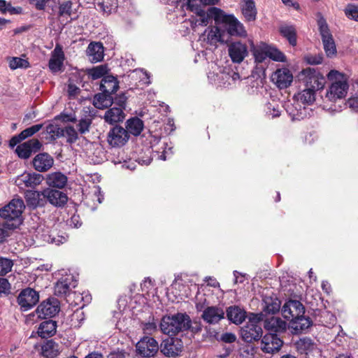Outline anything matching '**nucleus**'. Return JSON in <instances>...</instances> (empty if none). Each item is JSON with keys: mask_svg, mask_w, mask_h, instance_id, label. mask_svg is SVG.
<instances>
[{"mask_svg": "<svg viewBox=\"0 0 358 358\" xmlns=\"http://www.w3.org/2000/svg\"><path fill=\"white\" fill-rule=\"evenodd\" d=\"M327 77L331 84L327 89L324 103H333L345 99L349 89L348 76L338 71L331 70Z\"/></svg>", "mask_w": 358, "mask_h": 358, "instance_id": "nucleus-1", "label": "nucleus"}, {"mask_svg": "<svg viewBox=\"0 0 358 358\" xmlns=\"http://www.w3.org/2000/svg\"><path fill=\"white\" fill-rule=\"evenodd\" d=\"M191 320L185 313H177L165 315L160 322L161 331L169 336H174L178 333L187 330L190 327Z\"/></svg>", "mask_w": 358, "mask_h": 358, "instance_id": "nucleus-2", "label": "nucleus"}, {"mask_svg": "<svg viewBox=\"0 0 358 358\" xmlns=\"http://www.w3.org/2000/svg\"><path fill=\"white\" fill-rule=\"evenodd\" d=\"M211 12L216 13L219 17L224 33L227 35V43L231 36L245 37L247 31L244 26L234 15H227L220 9L212 7Z\"/></svg>", "mask_w": 358, "mask_h": 358, "instance_id": "nucleus-3", "label": "nucleus"}, {"mask_svg": "<svg viewBox=\"0 0 358 358\" xmlns=\"http://www.w3.org/2000/svg\"><path fill=\"white\" fill-rule=\"evenodd\" d=\"M207 27L199 36V41L206 44L217 46V43H227V35L224 33L220 23Z\"/></svg>", "mask_w": 358, "mask_h": 358, "instance_id": "nucleus-4", "label": "nucleus"}, {"mask_svg": "<svg viewBox=\"0 0 358 358\" xmlns=\"http://www.w3.org/2000/svg\"><path fill=\"white\" fill-rule=\"evenodd\" d=\"M317 24L326 55L331 57L336 54V47L333 36L323 17L318 20Z\"/></svg>", "mask_w": 358, "mask_h": 358, "instance_id": "nucleus-5", "label": "nucleus"}, {"mask_svg": "<svg viewBox=\"0 0 358 358\" xmlns=\"http://www.w3.org/2000/svg\"><path fill=\"white\" fill-rule=\"evenodd\" d=\"M25 208L22 199L13 198L7 205L0 208V217L8 220L19 218Z\"/></svg>", "mask_w": 358, "mask_h": 358, "instance_id": "nucleus-6", "label": "nucleus"}, {"mask_svg": "<svg viewBox=\"0 0 358 358\" xmlns=\"http://www.w3.org/2000/svg\"><path fill=\"white\" fill-rule=\"evenodd\" d=\"M303 82L306 87L313 90H319L324 87L325 83L324 77L313 68H307L301 71Z\"/></svg>", "mask_w": 358, "mask_h": 358, "instance_id": "nucleus-7", "label": "nucleus"}, {"mask_svg": "<svg viewBox=\"0 0 358 358\" xmlns=\"http://www.w3.org/2000/svg\"><path fill=\"white\" fill-rule=\"evenodd\" d=\"M281 312L285 319L292 321L304 315L305 308L299 301L289 300L283 304Z\"/></svg>", "mask_w": 358, "mask_h": 358, "instance_id": "nucleus-8", "label": "nucleus"}, {"mask_svg": "<svg viewBox=\"0 0 358 358\" xmlns=\"http://www.w3.org/2000/svg\"><path fill=\"white\" fill-rule=\"evenodd\" d=\"M136 347L138 354L145 357L154 356L159 349L157 342L153 338L148 336L141 338Z\"/></svg>", "mask_w": 358, "mask_h": 358, "instance_id": "nucleus-9", "label": "nucleus"}, {"mask_svg": "<svg viewBox=\"0 0 358 358\" xmlns=\"http://www.w3.org/2000/svg\"><path fill=\"white\" fill-rule=\"evenodd\" d=\"M43 179L41 174L36 173H24L15 179L16 185L20 189L26 187L34 188L39 185Z\"/></svg>", "mask_w": 358, "mask_h": 358, "instance_id": "nucleus-10", "label": "nucleus"}, {"mask_svg": "<svg viewBox=\"0 0 358 358\" xmlns=\"http://www.w3.org/2000/svg\"><path fill=\"white\" fill-rule=\"evenodd\" d=\"M228 53L234 63L240 64L248 55V47L241 41H235L229 45Z\"/></svg>", "mask_w": 358, "mask_h": 358, "instance_id": "nucleus-11", "label": "nucleus"}, {"mask_svg": "<svg viewBox=\"0 0 358 358\" xmlns=\"http://www.w3.org/2000/svg\"><path fill=\"white\" fill-rule=\"evenodd\" d=\"M59 310V303L56 299L43 301L36 308V313L40 318L52 317Z\"/></svg>", "mask_w": 358, "mask_h": 358, "instance_id": "nucleus-12", "label": "nucleus"}, {"mask_svg": "<svg viewBox=\"0 0 358 358\" xmlns=\"http://www.w3.org/2000/svg\"><path fill=\"white\" fill-rule=\"evenodd\" d=\"M262 335V327L255 321L250 320L241 329V337L248 343L259 339Z\"/></svg>", "mask_w": 358, "mask_h": 358, "instance_id": "nucleus-13", "label": "nucleus"}, {"mask_svg": "<svg viewBox=\"0 0 358 358\" xmlns=\"http://www.w3.org/2000/svg\"><path fill=\"white\" fill-rule=\"evenodd\" d=\"M38 300V294L31 288L22 290L17 297V302L24 310L32 308L37 303Z\"/></svg>", "mask_w": 358, "mask_h": 358, "instance_id": "nucleus-14", "label": "nucleus"}, {"mask_svg": "<svg viewBox=\"0 0 358 358\" xmlns=\"http://www.w3.org/2000/svg\"><path fill=\"white\" fill-rule=\"evenodd\" d=\"M282 343V341L277 334L268 333L263 337L261 348L264 352L274 353L280 350Z\"/></svg>", "mask_w": 358, "mask_h": 358, "instance_id": "nucleus-15", "label": "nucleus"}, {"mask_svg": "<svg viewBox=\"0 0 358 358\" xmlns=\"http://www.w3.org/2000/svg\"><path fill=\"white\" fill-rule=\"evenodd\" d=\"M129 139L127 131L122 127H114L108 134V141L112 146H122Z\"/></svg>", "mask_w": 358, "mask_h": 358, "instance_id": "nucleus-16", "label": "nucleus"}, {"mask_svg": "<svg viewBox=\"0 0 358 358\" xmlns=\"http://www.w3.org/2000/svg\"><path fill=\"white\" fill-rule=\"evenodd\" d=\"M225 313L221 307L208 306L203 310L201 318L209 324H217L224 318Z\"/></svg>", "mask_w": 358, "mask_h": 358, "instance_id": "nucleus-17", "label": "nucleus"}, {"mask_svg": "<svg viewBox=\"0 0 358 358\" xmlns=\"http://www.w3.org/2000/svg\"><path fill=\"white\" fill-rule=\"evenodd\" d=\"M77 286V282L71 275H67L59 280L55 286V294L58 296L71 297L70 290Z\"/></svg>", "mask_w": 358, "mask_h": 358, "instance_id": "nucleus-18", "label": "nucleus"}, {"mask_svg": "<svg viewBox=\"0 0 358 358\" xmlns=\"http://www.w3.org/2000/svg\"><path fill=\"white\" fill-rule=\"evenodd\" d=\"M272 81L280 89L289 87L293 80V76L288 69L276 70L271 76Z\"/></svg>", "mask_w": 358, "mask_h": 358, "instance_id": "nucleus-19", "label": "nucleus"}, {"mask_svg": "<svg viewBox=\"0 0 358 358\" xmlns=\"http://www.w3.org/2000/svg\"><path fill=\"white\" fill-rule=\"evenodd\" d=\"M182 345L180 340L167 338L161 344V352L167 357H176L182 351Z\"/></svg>", "mask_w": 358, "mask_h": 358, "instance_id": "nucleus-20", "label": "nucleus"}, {"mask_svg": "<svg viewBox=\"0 0 358 358\" xmlns=\"http://www.w3.org/2000/svg\"><path fill=\"white\" fill-rule=\"evenodd\" d=\"M64 58V53L62 47L60 45L57 44L54 50L51 53V57L48 63V66L50 71L53 73L60 71L63 66Z\"/></svg>", "mask_w": 358, "mask_h": 358, "instance_id": "nucleus-21", "label": "nucleus"}, {"mask_svg": "<svg viewBox=\"0 0 358 358\" xmlns=\"http://www.w3.org/2000/svg\"><path fill=\"white\" fill-rule=\"evenodd\" d=\"M27 206L31 208L43 206L46 204L45 189L43 191L27 190L24 193Z\"/></svg>", "mask_w": 358, "mask_h": 358, "instance_id": "nucleus-22", "label": "nucleus"}, {"mask_svg": "<svg viewBox=\"0 0 358 358\" xmlns=\"http://www.w3.org/2000/svg\"><path fill=\"white\" fill-rule=\"evenodd\" d=\"M264 328L269 333L274 334L283 333L286 331L287 322L278 317H271L264 321Z\"/></svg>", "mask_w": 358, "mask_h": 358, "instance_id": "nucleus-23", "label": "nucleus"}, {"mask_svg": "<svg viewBox=\"0 0 358 358\" xmlns=\"http://www.w3.org/2000/svg\"><path fill=\"white\" fill-rule=\"evenodd\" d=\"M53 163V158L45 152L38 154L33 159V166L39 172L47 171L52 166Z\"/></svg>", "mask_w": 358, "mask_h": 358, "instance_id": "nucleus-24", "label": "nucleus"}, {"mask_svg": "<svg viewBox=\"0 0 358 358\" xmlns=\"http://www.w3.org/2000/svg\"><path fill=\"white\" fill-rule=\"evenodd\" d=\"M103 46L100 42L90 43L86 50L87 56L93 63L101 62L103 59Z\"/></svg>", "mask_w": 358, "mask_h": 358, "instance_id": "nucleus-25", "label": "nucleus"}, {"mask_svg": "<svg viewBox=\"0 0 358 358\" xmlns=\"http://www.w3.org/2000/svg\"><path fill=\"white\" fill-rule=\"evenodd\" d=\"M46 202L49 201L50 203L56 206H64L68 200L66 194L55 189L47 188L45 189Z\"/></svg>", "mask_w": 358, "mask_h": 358, "instance_id": "nucleus-26", "label": "nucleus"}, {"mask_svg": "<svg viewBox=\"0 0 358 358\" xmlns=\"http://www.w3.org/2000/svg\"><path fill=\"white\" fill-rule=\"evenodd\" d=\"M67 177L61 172H54L47 175L45 182L47 185L52 187L62 189L67 183Z\"/></svg>", "mask_w": 358, "mask_h": 358, "instance_id": "nucleus-27", "label": "nucleus"}, {"mask_svg": "<svg viewBox=\"0 0 358 358\" xmlns=\"http://www.w3.org/2000/svg\"><path fill=\"white\" fill-rule=\"evenodd\" d=\"M100 88L103 92L111 95L118 90L119 82L115 77L107 75L102 78Z\"/></svg>", "mask_w": 358, "mask_h": 358, "instance_id": "nucleus-28", "label": "nucleus"}, {"mask_svg": "<svg viewBox=\"0 0 358 358\" xmlns=\"http://www.w3.org/2000/svg\"><path fill=\"white\" fill-rule=\"evenodd\" d=\"M227 317L234 324H241L246 317V313L238 306H230L227 310Z\"/></svg>", "mask_w": 358, "mask_h": 358, "instance_id": "nucleus-29", "label": "nucleus"}, {"mask_svg": "<svg viewBox=\"0 0 358 358\" xmlns=\"http://www.w3.org/2000/svg\"><path fill=\"white\" fill-rule=\"evenodd\" d=\"M57 324L52 320L44 321L39 325L38 334L41 338L52 336L56 333Z\"/></svg>", "mask_w": 358, "mask_h": 358, "instance_id": "nucleus-30", "label": "nucleus"}, {"mask_svg": "<svg viewBox=\"0 0 358 358\" xmlns=\"http://www.w3.org/2000/svg\"><path fill=\"white\" fill-rule=\"evenodd\" d=\"M113 99L111 95L102 92L96 94L93 99L94 106L99 109H104L112 105Z\"/></svg>", "mask_w": 358, "mask_h": 358, "instance_id": "nucleus-31", "label": "nucleus"}, {"mask_svg": "<svg viewBox=\"0 0 358 358\" xmlns=\"http://www.w3.org/2000/svg\"><path fill=\"white\" fill-rule=\"evenodd\" d=\"M124 118V114L122 108L113 107L108 110L104 115L106 122L113 124L121 122Z\"/></svg>", "mask_w": 358, "mask_h": 358, "instance_id": "nucleus-32", "label": "nucleus"}, {"mask_svg": "<svg viewBox=\"0 0 358 358\" xmlns=\"http://www.w3.org/2000/svg\"><path fill=\"white\" fill-rule=\"evenodd\" d=\"M143 122L138 117H132L126 122L127 134L130 133L134 136H138L143 129Z\"/></svg>", "mask_w": 358, "mask_h": 358, "instance_id": "nucleus-33", "label": "nucleus"}, {"mask_svg": "<svg viewBox=\"0 0 358 358\" xmlns=\"http://www.w3.org/2000/svg\"><path fill=\"white\" fill-rule=\"evenodd\" d=\"M279 30L280 34L288 40L290 45L292 46L296 45V29L293 25L288 24H281Z\"/></svg>", "mask_w": 358, "mask_h": 358, "instance_id": "nucleus-34", "label": "nucleus"}, {"mask_svg": "<svg viewBox=\"0 0 358 358\" xmlns=\"http://www.w3.org/2000/svg\"><path fill=\"white\" fill-rule=\"evenodd\" d=\"M243 4L242 6V13L248 21L255 20L256 18L257 11L253 0H242Z\"/></svg>", "mask_w": 358, "mask_h": 358, "instance_id": "nucleus-35", "label": "nucleus"}, {"mask_svg": "<svg viewBox=\"0 0 358 358\" xmlns=\"http://www.w3.org/2000/svg\"><path fill=\"white\" fill-rule=\"evenodd\" d=\"M58 353V345L52 340L48 341L42 346V355L46 358H54Z\"/></svg>", "mask_w": 358, "mask_h": 358, "instance_id": "nucleus-36", "label": "nucleus"}, {"mask_svg": "<svg viewBox=\"0 0 358 358\" xmlns=\"http://www.w3.org/2000/svg\"><path fill=\"white\" fill-rule=\"evenodd\" d=\"M291 328L294 330L296 333L301 331L308 329L311 325V322L308 317H305L304 315L299 318L294 319L290 321Z\"/></svg>", "mask_w": 358, "mask_h": 358, "instance_id": "nucleus-37", "label": "nucleus"}, {"mask_svg": "<svg viewBox=\"0 0 358 358\" xmlns=\"http://www.w3.org/2000/svg\"><path fill=\"white\" fill-rule=\"evenodd\" d=\"M211 9L212 8H209L206 13L203 10L198 12L199 18L196 20V23L199 25L206 26L211 17H214L215 22L219 23L220 19L217 17V15L211 12Z\"/></svg>", "mask_w": 358, "mask_h": 358, "instance_id": "nucleus-38", "label": "nucleus"}, {"mask_svg": "<svg viewBox=\"0 0 358 358\" xmlns=\"http://www.w3.org/2000/svg\"><path fill=\"white\" fill-rule=\"evenodd\" d=\"M296 347L300 353L308 354L315 349V345L313 343L310 338H300L296 343Z\"/></svg>", "mask_w": 358, "mask_h": 358, "instance_id": "nucleus-39", "label": "nucleus"}, {"mask_svg": "<svg viewBox=\"0 0 358 358\" xmlns=\"http://www.w3.org/2000/svg\"><path fill=\"white\" fill-rule=\"evenodd\" d=\"M298 100L303 103L311 104L315 100V90L306 88L298 94Z\"/></svg>", "mask_w": 358, "mask_h": 358, "instance_id": "nucleus-40", "label": "nucleus"}, {"mask_svg": "<svg viewBox=\"0 0 358 358\" xmlns=\"http://www.w3.org/2000/svg\"><path fill=\"white\" fill-rule=\"evenodd\" d=\"M61 137L66 138V142L71 144L78 139V134L73 127L66 126L62 128Z\"/></svg>", "mask_w": 358, "mask_h": 358, "instance_id": "nucleus-41", "label": "nucleus"}, {"mask_svg": "<svg viewBox=\"0 0 358 358\" xmlns=\"http://www.w3.org/2000/svg\"><path fill=\"white\" fill-rule=\"evenodd\" d=\"M73 2L70 0L59 3L58 16H71L73 13Z\"/></svg>", "mask_w": 358, "mask_h": 358, "instance_id": "nucleus-42", "label": "nucleus"}, {"mask_svg": "<svg viewBox=\"0 0 358 358\" xmlns=\"http://www.w3.org/2000/svg\"><path fill=\"white\" fill-rule=\"evenodd\" d=\"M253 55L257 62L261 63L264 62L267 57H268L267 53V45L266 44H263L260 47L255 48L253 49Z\"/></svg>", "mask_w": 358, "mask_h": 358, "instance_id": "nucleus-43", "label": "nucleus"}, {"mask_svg": "<svg viewBox=\"0 0 358 358\" xmlns=\"http://www.w3.org/2000/svg\"><path fill=\"white\" fill-rule=\"evenodd\" d=\"M108 68L105 65H100L89 70L88 74L93 80L104 77L107 73Z\"/></svg>", "mask_w": 358, "mask_h": 358, "instance_id": "nucleus-44", "label": "nucleus"}, {"mask_svg": "<svg viewBox=\"0 0 358 358\" xmlns=\"http://www.w3.org/2000/svg\"><path fill=\"white\" fill-rule=\"evenodd\" d=\"M267 53L268 57L276 62H285V56L279 50L274 47L267 45Z\"/></svg>", "mask_w": 358, "mask_h": 358, "instance_id": "nucleus-45", "label": "nucleus"}, {"mask_svg": "<svg viewBox=\"0 0 358 358\" xmlns=\"http://www.w3.org/2000/svg\"><path fill=\"white\" fill-rule=\"evenodd\" d=\"M13 266V260L5 257H0V275H5L11 271Z\"/></svg>", "mask_w": 358, "mask_h": 358, "instance_id": "nucleus-46", "label": "nucleus"}, {"mask_svg": "<svg viewBox=\"0 0 358 358\" xmlns=\"http://www.w3.org/2000/svg\"><path fill=\"white\" fill-rule=\"evenodd\" d=\"M44 240L50 243L60 245L66 241V238L64 236L57 235L55 231H51L50 234L44 236Z\"/></svg>", "mask_w": 358, "mask_h": 358, "instance_id": "nucleus-47", "label": "nucleus"}, {"mask_svg": "<svg viewBox=\"0 0 358 358\" xmlns=\"http://www.w3.org/2000/svg\"><path fill=\"white\" fill-rule=\"evenodd\" d=\"M29 66V62L20 57H12L9 60V67L13 69H17L18 68H27Z\"/></svg>", "mask_w": 358, "mask_h": 358, "instance_id": "nucleus-48", "label": "nucleus"}, {"mask_svg": "<svg viewBox=\"0 0 358 358\" xmlns=\"http://www.w3.org/2000/svg\"><path fill=\"white\" fill-rule=\"evenodd\" d=\"M92 124V119L90 117L82 118L79 120L77 128L80 134H86L90 131Z\"/></svg>", "mask_w": 358, "mask_h": 358, "instance_id": "nucleus-49", "label": "nucleus"}, {"mask_svg": "<svg viewBox=\"0 0 358 358\" xmlns=\"http://www.w3.org/2000/svg\"><path fill=\"white\" fill-rule=\"evenodd\" d=\"M15 152L19 157L24 159H28L31 155L26 142L17 145L15 149Z\"/></svg>", "mask_w": 358, "mask_h": 358, "instance_id": "nucleus-50", "label": "nucleus"}, {"mask_svg": "<svg viewBox=\"0 0 358 358\" xmlns=\"http://www.w3.org/2000/svg\"><path fill=\"white\" fill-rule=\"evenodd\" d=\"M84 320V313L82 310H76L71 315V325L74 327H80Z\"/></svg>", "mask_w": 358, "mask_h": 358, "instance_id": "nucleus-51", "label": "nucleus"}, {"mask_svg": "<svg viewBox=\"0 0 358 358\" xmlns=\"http://www.w3.org/2000/svg\"><path fill=\"white\" fill-rule=\"evenodd\" d=\"M42 127H43V124H35L29 128L25 129L20 133V134H21L22 137L23 138V139L24 140L27 138L32 136L36 133L39 131Z\"/></svg>", "mask_w": 358, "mask_h": 358, "instance_id": "nucleus-52", "label": "nucleus"}, {"mask_svg": "<svg viewBox=\"0 0 358 358\" xmlns=\"http://www.w3.org/2000/svg\"><path fill=\"white\" fill-rule=\"evenodd\" d=\"M99 6L104 13H109L117 7V1L116 0H103L101 3H99Z\"/></svg>", "mask_w": 358, "mask_h": 358, "instance_id": "nucleus-53", "label": "nucleus"}, {"mask_svg": "<svg viewBox=\"0 0 358 358\" xmlns=\"http://www.w3.org/2000/svg\"><path fill=\"white\" fill-rule=\"evenodd\" d=\"M266 113L272 118L279 117L280 115L279 105L276 103H268L266 106Z\"/></svg>", "mask_w": 358, "mask_h": 358, "instance_id": "nucleus-54", "label": "nucleus"}, {"mask_svg": "<svg viewBox=\"0 0 358 358\" xmlns=\"http://www.w3.org/2000/svg\"><path fill=\"white\" fill-rule=\"evenodd\" d=\"M47 133L49 134L52 138H56L61 137L62 128L59 127L55 124H49L46 127Z\"/></svg>", "mask_w": 358, "mask_h": 358, "instance_id": "nucleus-55", "label": "nucleus"}, {"mask_svg": "<svg viewBox=\"0 0 358 358\" xmlns=\"http://www.w3.org/2000/svg\"><path fill=\"white\" fill-rule=\"evenodd\" d=\"M345 15L352 20L358 22V7L355 5H348L345 10Z\"/></svg>", "mask_w": 358, "mask_h": 358, "instance_id": "nucleus-56", "label": "nucleus"}, {"mask_svg": "<svg viewBox=\"0 0 358 358\" xmlns=\"http://www.w3.org/2000/svg\"><path fill=\"white\" fill-rule=\"evenodd\" d=\"M27 143V146L31 152H36L41 150L42 147V143L36 138H32L29 141H26Z\"/></svg>", "mask_w": 358, "mask_h": 358, "instance_id": "nucleus-57", "label": "nucleus"}, {"mask_svg": "<svg viewBox=\"0 0 358 358\" xmlns=\"http://www.w3.org/2000/svg\"><path fill=\"white\" fill-rule=\"evenodd\" d=\"M280 308V302L278 299L271 303L266 302V311L268 313H275L279 311Z\"/></svg>", "mask_w": 358, "mask_h": 358, "instance_id": "nucleus-58", "label": "nucleus"}, {"mask_svg": "<svg viewBox=\"0 0 358 358\" xmlns=\"http://www.w3.org/2000/svg\"><path fill=\"white\" fill-rule=\"evenodd\" d=\"M236 340V336L231 332H225L221 334L220 341L225 343H232Z\"/></svg>", "mask_w": 358, "mask_h": 358, "instance_id": "nucleus-59", "label": "nucleus"}, {"mask_svg": "<svg viewBox=\"0 0 358 358\" xmlns=\"http://www.w3.org/2000/svg\"><path fill=\"white\" fill-rule=\"evenodd\" d=\"M218 77V80H222L223 82H220L224 87H227L228 85H231V74L229 72L223 71L220 75L217 76Z\"/></svg>", "mask_w": 358, "mask_h": 358, "instance_id": "nucleus-60", "label": "nucleus"}, {"mask_svg": "<svg viewBox=\"0 0 358 358\" xmlns=\"http://www.w3.org/2000/svg\"><path fill=\"white\" fill-rule=\"evenodd\" d=\"M10 285L6 278H0V294L9 292Z\"/></svg>", "mask_w": 358, "mask_h": 358, "instance_id": "nucleus-61", "label": "nucleus"}, {"mask_svg": "<svg viewBox=\"0 0 358 358\" xmlns=\"http://www.w3.org/2000/svg\"><path fill=\"white\" fill-rule=\"evenodd\" d=\"M306 62L310 64H320L322 62L323 58L320 55H310L306 57Z\"/></svg>", "mask_w": 358, "mask_h": 358, "instance_id": "nucleus-62", "label": "nucleus"}, {"mask_svg": "<svg viewBox=\"0 0 358 358\" xmlns=\"http://www.w3.org/2000/svg\"><path fill=\"white\" fill-rule=\"evenodd\" d=\"M126 101H127V97L123 94L115 97V99L114 100V103L118 106L117 108H122V110L125 107Z\"/></svg>", "mask_w": 358, "mask_h": 358, "instance_id": "nucleus-63", "label": "nucleus"}, {"mask_svg": "<svg viewBox=\"0 0 358 358\" xmlns=\"http://www.w3.org/2000/svg\"><path fill=\"white\" fill-rule=\"evenodd\" d=\"M348 105L353 110H358V96H355L348 99Z\"/></svg>", "mask_w": 358, "mask_h": 358, "instance_id": "nucleus-64", "label": "nucleus"}]
</instances>
